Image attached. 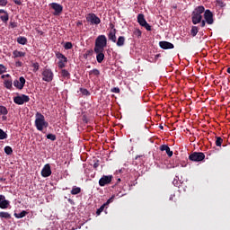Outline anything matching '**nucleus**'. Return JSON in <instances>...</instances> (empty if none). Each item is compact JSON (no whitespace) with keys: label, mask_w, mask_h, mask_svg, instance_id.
Returning <instances> with one entry per match:
<instances>
[{"label":"nucleus","mask_w":230,"mask_h":230,"mask_svg":"<svg viewBox=\"0 0 230 230\" xmlns=\"http://www.w3.org/2000/svg\"><path fill=\"white\" fill-rule=\"evenodd\" d=\"M116 31V30H110L108 33V39L109 40H111V42H117Z\"/></svg>","instance_id":"obj_18"},{"label":"nucleus","mask_w":230,"mask_h":230,"mask_svg":"<svg viewBox=\"0 0 230 230\" xmlns=\"http://www.w3.org/2000/svg\"><path fill=\"white\" fill-rule=\"evenodd\" d=\"M22 57H26V52H22V51H19V50H14L13 52V58H21Z\"/></svg>","instance_id":"obj_21"},{"label":"nucleus","mask_w":230,"mask_h":230,"mask_svg":"<svg viewBox=\"0 0 230 230\" xmlns=\"http://www.w3.org/2000/svg\"><path fill=\"white\" fill-rule=\"evenodd\" d=\"M8 12L4 11V9H0V13H7Z\"/></svg>","instance_id":"obj_54"},{"label":"nucleus","mask_w":230,"mask_h":230,"mask_svg":"<svg viewBox=\"0 0 230 230\" xmlns=\"http://www.w3.org/2000/svg\"><path fill=\"white\" fill-rule=\"evenodd\" d=\"M82 193V189L80 187L74 186L71 190V195H78Z\"/></svg>","instance_id":"obj_26"},{"label":"nucleus","mask_w":230,"mask_h":230,"mask_svg":"<svg viewBox=\"0 0 230 230\" xmlns=\"http://www.w3.org/2000/svg\"><path fill=\"white\" fill-rule=\"evenodd\" d=\"M86 21L91 24L92 26H98L100 22H102V20L100 17H98L94 13H90L86 15Z\"/></svg>","instance_id":"obj_4"},{"label":"nucleus","mask_w":230,"mask_h":230,"mask_svg":"<svg viewBox=\"0 0 230 230\" xmlns=\"http://www.w3.org/2000/svg\"><path fill=\"white\" fill-rule=\"evenodd\" d=\"M10 206V201L6 199L4 195H0V208L1 209H8Z\"/></svg>","instance_id":"obj_13"},{"label":"nucleus","mask_w":230,"mask_h":230,"mask_svg":"<svg viewBox=\"0 0 230 230\" xmlns=\"http://www.w3.org/2000/svg\"><path fill=\"white\" fill-rule=\"evenodd\" d=\"M80 92L82 94H84V96H91V93L85 88H80Z\"/></svg>","instance_id":"obj_34"},{"label":"nucleus","mask_w":230,"mask_h":230,"mask_svg":"<svg viewBox=\"0 0 230 230\" xmlns=\"http://www.w3.org/2000/svg\"><path fill=\"white\" fill-rule=\"evenodd\" d=\"M49 7L54 10L53 15L58 16L64 12V6L58 3H51L49 4Z\"/></svg>","instance_id":"obj_7"},{"label":"nucleus","mask_w":230,"mask_h":230,"mask_svg":"<svg viewBox=\"0 0 230 230\" xmlns=\"http://www.w3.org/2000/svg\"><path fill=\"white\" fill-rule=\"evenodd\" d=\"M189 159L194 163H200L206 159V155L202 152H194L189 155Z\"/></svg>","instance_id":"obj_5"},{"label":"nucleus","mask_w":230,"mask_h":230,"mask_svg":"<svg viewBox=\"0 0 230 230\" xmlns=\"http://www.w3.org/2000/svg\"><path fill=\"white\" fill-rule=\"evenodd\" d=\"M197 33H199V27L197 26H192L191 30H190V35L192 37H197Z\"/></svg>","instance_id":"obj_30"},{"label":"nucleus","mask_w":230,"mask_h":230,"mask_svg":"<svg viewBox=\"0 0 230 230\" xmlns=\"http://www.w3.org/2000/svg\"><path fill=\"white\" fill-rule=\"evenodd\" d=\"M98 166H100V164L98 162L93 164V168L94 169L98 168Z\"/></svg>","instance_id":"obj_51"},{"label":"nucleus","mask_w":230,"mask_h":230,"mask_svg":"<svg viewBox=\"0 0 230 230\" xmlns=\"http://www.w3.org/2000/svg\"><path fill=\"white\" fill-rule=\"evenodd\" d=\"M219 4H221V6H222V4H224V3H222V2H219Z\"/></svg>","instance_id":"obj_59"},{"label":"nucleus","mask_w":230,"mask_h":230,"mask_svg":"<svg viewBox=\"0 0 230 230\" xmlns=\"http://www.w3.org/2000/svg\"><path fill=\"white\" fill-rule=\"evenodd\" d=\"M160 128H162V129H163V128H164V127H163V126H160Z\"/></svg>","instance_id":"obj_60"},{"label":"nucleus","mask_w":230,"mask_h":230,"mask_svg":"<svg viewBox=\"0 0 230 230\" xmlns=\"http://www.w3.org/2000/svg\"><path fill=\"white\" fill-rule=\"evenodd\" d=\"M226 72L230 75V67L226 69Z\"/></svg>","instance_id":"obj_57"},{"label":"nucleus","mask_w":230,"mask_h":230,"mask_svg":"<svg viewBox=\"0 0 230 230\" xmlns=\"http://www.w3.org/2000/svg\"><path fill=\"white\" fill-rule=\"evenodd\" d=\"M4 150L7 155H12V154H13V149H12V146H6Z\"/></svg>","instance_id":"obj_31"},{"label":"nucleus","mask_w":230,"mask_h":230,"mask_svg":"<svg viewBox=\"0 0 230 230\" xmlns=\"http://www.w3.org/2000/svg\"><path fill=\"white\" fill-rule=\"evenodd\" d=\"M78 24H82V22H79Z\"/></svg>","instance_id":"obj_62"},{"label":"nucleus","mask_w":230,"mask_h":230,"mask_svg":"<svg viewBox=\"0 0 230 230\" xmlns=\"http://www.w3.org/2000/svg\"><path fill=\"white\" fill-rule=\"evenodd\" d=\"M111 202H112V198L109 199L106 203L102 205L101 208L97 209L96 215H98V216L102 215L103 209H105V206H109V204H111Z\"/></svg>","instance_id":"obj_19"},{"label":"nucleus","mask_w":230,"mask_h":230,"mask_svg":"<svg viewBox=\"0 0 230 230\" xmlns=\"http://www.w3.org/2000/svg\"><path fill=\"white\" fill-rule=\"evenodd\" d=\"M138 157H140V156H139V155H137V156L135 157V159L137 160Z\"/></svg>","instance_id":"obj_58"},{"label":"nucleus","mask_w":230,"mask_h":230,"mask_svg":"<svg viewBox=\"0 0 230 230\" xmlns=\"http://www.w3.org/2000/svg\"><path fill=\"white\" fill-rule=\"evenodd\" d=\"M111 93H115L116 94L119 93V89L118 87H114L112 90H111Z\"/></svg>","instance_id":"obj_48"},{"label":"nucleus","mask_w":230,"mask_h":230,"mask_svg":"<svg viewBox=\"0 0 230 230\" xmlns=\"http://www.w3.org/2000/svg\"><path fill=\"white\" fill-rule=\"evenodd\" d=\"M41 75H42L43 82H47V83L53 82V78L55 76L51 68H48V67L43 68L41 72Z\"/></svg>","instance_id":"obj_3"},{"label":"nucleus","mask_w":230,"mask_h":230,"mask_svg":"<svg viewBox=\"0 0 230 230\" xmlns=\"http://www.w3.org/2000/svg\"><path fill=\"white\" fill-rule=\"evenodd\" d=\"M0 218H5V220H10L12 216L8 212H0Z\"/></svg>","instance_id":"obj_28"},{"label":"nucleus","mask_w":230,"mask_h":230,"mask_svg":"<svg viewBox=\"0 0 230 230\" xmlns=\"http://www.w3.org/2000/svg\"><path fill=\"white\" fill-rule=\"evenodd\" d=\"M113 176L112 175H103L99 180V186L103 187L107 186V184H111L112 182Z\"/></svg>","instance_id":"obj_11"},{"label":"nucleus","mask_w":230,"mask_h":230,"mask_svg":"<svg viewBox=\"0 0 230 230\" xmlns=\"http://www.w3.org/2000/svg\"><path fill=\"white\" fill-rule=\"evenodd\" d=\"M13 84L16 89H19V91H22L26 84V79L24 78V76H21L19 77V79L14 80Z\"/></svg>","instance_id":"obj_10"},{"label":"nucleus","mask_w":230,"mask_h":230,"mask_svg":"<svg viewBox=\"0 0 230 230\" xmlns=\"http://www.w3.org/2000/svg\"><path fill=\"white\" fill-rule=\"evenodd\" d=\"M15 66H16V67H22V62H21V61H16V62H15Z\"/></svg>","instance_id":"obj_49"},{"label":"nucleus","mask_w":230,"mask_h":230,"mask_svg":"<svg viewBox=\"0 0 230 230\" xmlns=\"http://www.w3.org/2000/svg\"><path fill=\"white\" fill-rule=\"evenodd\" d=\"M13 2L14 3V4H17L18 6H21V4H22V0H13Z\"/></svg>","instance_id":"obj_45"},{"label":"nucleus","mask_w":230,"mask_h":230,"mask_svg":"<svg viewBox=\"0 0 230 230\" xmlns=\"http://www.w3.org/2000/svg\"><path fill=\"white\" fill-rule=\"evenodd\" d=\"M206 20H203V21H201V24H200V26H201V28H204V26H206Z\"/></svg>","instance_id":"obj_50"},{"label":"nucleus","mask_w":230,"mask_h":230,"mask_svg":"<svg viewBox=\"0 0 230 230\" xmlns=\"http://www.w3.org/2000/svg\"><path fill=\"white\" fill-rule=\"evenodd\" d=\"M93 53L96 54V60L98 64H102L105 60V49H93Z\"/></svg>","instance_id":"obj_9"},{"label":"nucleus","mask_w":230,"mask_h":230,"mask_svg":"<svg viewBox=\"0 0 230 230\" xmlns=\"http://www.w3.org/2000/svg\"><path fill=\"white\" fill-rule=\"evenodd\" d=\"M28 215V212L26 210L22 211L21 213H14L15 218H24Z\"/></svg>","instance_id":"obj_27"},{"label":"nucleus","mask_w":230,"mask_h":230,"mask_svg":"<svg viewBox=\"0 0 230 230\" xmlns=\"http://www.w3.org/2000/svg\"><path fill=\"white\" fill-rule=\"evenodd\" d=\"M4 181H6V178L0 177V182H4Z\"/></svg>","instance_id":"obj_55"},{"label":"nucleus","mask_w":230,"mask_h":230,"mask_svg":"<svg viewBox=\"0 0 230 230\" xmlns=\"http://www.w3.org/2000/svg\"><path fill=\"white\" fill-rule=\"evenodd\" d=\"M56 57L59 60L58 63V66L59 67V69H64V67H66V64H67V58H66V56H64V54L60 52H56Z\"/></svg>","instance_id":"obj_8"},{"label":"nucleus","mask_w":230,"mask_h":230,"mask_svg":"<svg viewBox=\"0 0 230 230\" xmlns=\"http://www.w3.org/2000/svg\"><path fill=\"white\" fill-rule=\"evenodd\" d=\"M117 46L119 48H121V47L125 46V37L124 36H119L118 38Z\"/></svg>","instance_id":"obj_25"},{"label":"nucleus","mask_w":230,"mask_h":230,"mask_svg":"<svg viewBox=\"0 0 230 230\" xmlns=\"http://www.w3.org/2000/svg\"><path fill=\"white\" fill-rule=\"evenodd\" d=\"M0 19L3 22H8L10 16L8 15V13H5L4 15H0Z\"/></svg>","instance_id":"obj_32"},{"label":"nucleus","mask_w":230,"mask_h":230,"mask_svg":"<svg viewBox=\"0 0 230 230\" xmlns=\"http://www.w3.org/2000/svg\"><path fill=\"white\" fill-rule=\"evenodd\" d=\"M8 4V0H0V6H6Z\"/></svg>","instance_id":"obj_44"},{"label":"nucleus","mask_w":230,"mask_h":230,"mask_svg":"<svg viewBox=\"0 0 230 230\" xmlns=\"http://www.w3.org/2000/svg\"><path fill=\"white\" fill-rule=\"evenodd\" d=\"M110 28H111V30H116V28H114V24L113 23H110Z\"/></svg>","instance_id":"obj_53"},{"label":"nucleus","mask_w":230,"mask_h":230,"mask_svg":"<svg viewBox=\"0 0 230 230\" xmlns=\"http://www.w3.org/2000/svg\"><path fill=\"white\" fill-rule=\"evenodd\" d=\"M13 102L16 105H24V103H28V102H30V96L26 94L18 95L13 97Z\"/></svg>","instance_id":"obj_6"},{"label":"nucleus","mask_w":230,"mask_h":230,"mask_svg":"<svg viewBox=\"0 0 230 230\" xmlns=\"http://www.w3.org/2000/svg\"><path fill=\"white\" fill-rule=\"evenodd\" d=\"M34 125L40 132H42L44 128H48V127H49V123L46 121V118L40 112L36 113Z\"/></svg>","instance_id":"obj_1"},{"label":"nucleus","mask_w":230,"mask_h":230,"mask_svg":"<svg viewBox=\"0 0 230 230\" xmlns=\"http://www.w3.org/2000/svg\"><path fill=\"white\" fill-rule=\"evenodd\" d=\"M205 12H206V8H204L203 5H199V6L196 7L192 13H194L198 15H202V13H205Z\"/></svg>","instance_id":"obj_20"},{"label":"nucleus","mask_w":230,"mask_h":230,"mask_svg":"<svg viewBox=\"0 0 230 230\" xmlns=\"http://www.w3.org/2000/svg\"><path fill=\"white\" fill-rule=\"evenodd\" d=\"M93 53V49L86 50L84 54L85 58H87L88 57H92Z\"/></svg>","instance_id":"obj_41"},{"label":"nucleus","mask_w":230,"mask_h":230,"mask_svg":"<svg viewBox=\"0 0 230 230\" xmlns=\"http://www.w3.org/2000/svg\"><path fill=\"white\" fill-rule=\"evenodd\" d=\"M137 22L140 24V26H143L145 23H146V20L145 19V14L139 13L137 15Z\"/></svg>","instance_id":"obj_23"},{"label":"nucleus","mask_w":230,"mask_h":230,"mask_svg":"<svg viewBox=\"0 0 230 230\" xmlns=\"http://www.w3.org/2000/svg\"><path fill=\"white\" fill-rule=\"evenodd\" d=\"M202 22V14H197L196 13H192V23L199 24Z\"/></svg>","instance_id":"obj_17"},{"label":"nucleus","mask_w":230,"mask_h":230,"mask_svg":"<svg viewBox=\"0 0 230 230\" xmlns=\"http://www.w3.org/2000/svg\"><path fill=\"white\" fill-rule=\"evenodd\" d=\"M61 76H63V78H71V74H69V72L66 69H62L61 70Z\"/></svg>","instance_id":"obj_29"},{"label":"nucleus","mask_w":230,"mask_h":230,"mask_svg":"<svg viewBox=\"0 0 230 230\" xmlns=\"http://www.w3.org/2000/svg\"><path fill=\"white\" fill-rule=\"evenodd\" d=\"M33 67H34V71H39L40 66L39 65V63H34Z\"/></svg>","instance_id":"obj_46"},{"label":"nucleus","mask_w":230,"mask_h":230,"mask_svg":"<svg viewBox=\"0 0 230 230\" xmlns=\"http://www.w3.org/2000/svg\"><path fill=\"white\" fill-rule=\"evenodd\" d=\"M2 78H10V74H6L2 75Z\"/></svg>","instance_id":"obj_52"},{"label":"nucleus","mask_w":230,"mask_h":230,"mask_svg":"<svg viewBox=\"0 0 230 230\" xmlns=\"http://www.w3.org/2000/svg\"><path fill=\"white\" fill-rule=\"evenodd\" d=\"M41 175L43 177H49V175H51V166L49 164L44 165L43 169L41 170Z\"/></svg>","instance_id":"obj_14"},{"label":"nucleus","mask_w":230,"mask_h":230,"mask_svg":"<svg viewBox=\"0 0 230 230\" xmlns=\"http://www.w3.org/2000/svg\"><path fill=\"white\" fill-rule=\"evenodd\" d=\"M8 110L4 106H0V116H6Z\"/></svg>","instance_id":"obj_33"},{"label":"nucleus","mask_w":230,"mask_h":230,"mask_svg":"<svg viewBox=\"0 0 230 230\" xmlns=\"http://www.w3.org/2000/svg\"><path fill=\"white\" fill-rule=\"evenodd\" d=\"M89 75H93L94 76H100V70L97 68L93 69L89 72Z\"/></svg>","instance_id":"obj_36"},{"label":"nucleus","mask_w":230,"mask_h":230,"mask_svg":"<svg viewBox=\"0 0 230 230\" xmlns=\"http://www.w3.org/2000/svg\"><path fill=\"white\" fill-rule=\"evenodd\" d=\"M7 137L8 134H6V132L0 128V139H6Z\"/></svg>","instance_id":"obj_35"},{"label":"nucleus","mask_w":230,"mask_h":230,"mask_svg":"<svg viewBox=\"0 0 230 230\" xmlns=\"http://www.w3.org/2000/svg\"><path fill=\"white\" fill-rule=\"evenodd\" d=\"M173 197H175V194L171 195L169 200H173Z\"/></svg>","instance_id":"obj_56"},{"label":"nucleus","mask_w":230,"mask_h":230,"mask_svg":"<svg viewBox=\"0 0 230 230\" xmlns=\"http://www.w3.org/2000/svg\"><path fill=\"white\" fill-rule=\"evenodd\" d=\"M204 19L207 24H213L215 22V20L213 19V13L209 9L205 11Z\"/></svg>","instance_id":"obj_12"},{"label":"nucleus","mask_w":230,"mask_h":230,"mask_svg":"<svg viewBox=\"0 0 230 230\" xmlns=\"http://www.w3.org/2000/svg\"><path fill=\"white\" fill-rule=\"evenodd\" d=\"M64 49H73V43H71L69 41L66 42L64 45Z\"/></svg>","instance_id":"obj_39"},{"label":"nucleus","mask_w":230,"mask_h":230,"mask_svg":"<svg viewBox=\"0 0 230 230\" xmlns=\"http://www.w3.org/2000/svg\"><path fill=\"white\" fill-rule=\"evenodd\" d=\"M118 181H121V179H119Z\"/></svg>","instance_id":"obj_61"},{"label":"nucleus","mask_w":230,"mask_h":230,"mask_svg":"<svg viewBox=\"0 0 230 230\" xmlns=\"http://www.w3.org/2000/svg\"><path fill=\"white\" fill-rule=\"evenodd\" d=\"M18 44H22V46H24L28 44V39L26 37L20 36L17 38Z\"/></svg>","instance_id":"obj_24"},{"label":"nucleus","mask_w":230,"mask_h":230,"mask_svg":"<svg viewBox=\"0 0 230 230\" xmlns=\"http://www.w3.org/2000/svg\"><path fill=\"white\" fill-rule=\"evenodd\" d=\"M134 35H136V37L139 38L142 35V32L139 29H137L135 32Z\"/></svg>","instance_id":"obj_43"},{"label":"nucleus","mask_w":230,"mask_h":230,"mask_svg":"<svg viewBox=\"0 0 230 230\" xmlns=\"http://www.w3.org/2000/svg\"><path fill=\"white\" fill-rule=\"evenodd\" d=\"M3 73H6V67L4 65H0V75H3Z\"/></svg>","instance_id":"obj_42"},{"label":"nucleus","mask_w":230,"mask_h":230,"mask_svg":"<svg viewBox=\"0 0 230 230\" xmlns=\"http://www.w3.org/2000/svg\"><path fill=\"white\" fill-rule=\"evenodd\" d=\"M142 27L145 28L147 31H152V26H150L147 22H146V23H144Z\"/></svg>","instance_id":"obj_40"},{"label":"nucleus","mask_w":230,"mask_h":230,"mask_svg":"<svg viewBox=\"0 0 230 230\" xmlns=\"http://www.w3.org/2000/svg\"><path fill=\"white\" fill-rule=\"evenodd\" d=\"M161 152H166L168 157H172L173 155V151H171L170 146L168 145H162L160 146Z\"/></svg>","instance_id":"obj_16"},{"label":"nucleus","mask_w":230,"mask_h":230,"mask_svg":"<svg viewBox=\"0 0 230 230\" xmlns=\"http://www.w3.org/2000/svg\"><path fill=\"white\" fill-rule=\"evenodd\" d=\"M105 48H107V37L99 35L95 40L93 49H105Z\"/></svg>","instance_id":"obj_2"},{"label":"nucleus","mask_w":230,"mask_h":230,"mask_svg":"<svg viewBox=\"0 0 230 230\" xmlns=\"http://www.w3.org/2000/svg\"><path fill=\"white\" fill-rule=\"evenodd\" d=\"M159 46L162 49H173V48H175V46L169 41H160Z\"/></svg>","instance_id":"obj_15"},{"label":"nucleus","mask_w":230,"mask_h":230,"mask_svg":"<svg viewBox=\"0 0 230 230\" xmlns=\"http://www.w3.org/2000/svg\"><path fill=\"white\" fill-rule=\"evenodd\" d=\"M11 28H17V22H10Z\"/></svg>","instance_id":"obj_47"},{"label":"nucleus","mask_w":230,"mask_h":230,"mask_svg":"<svg viewBox=\"0 0 230 230\" xmlns=\"http://www.w3.org/2000/svg\"><path fill=\"white\" fill-rule=\"evenodd\" d=\"M4 85L5 89H9L12 91L13 89V84L12 83V79H7L4 81Z\"/></svg>","instance_id":"obj_22"},{"label":"nucleus","mask_w":230,"mask_h":230,"mask_svg":"<svg viewBox=\"0 0 230 230\" xmlns=\"http://www.w3.org/2000/svg\"><path fill=\"white\" fill-rule=\"evenodd\" d=\"M47 139H50V141H57V136L49 133L47 135Z\"/></svg>","instance_id":"obj_38"},{"label":"nucleus","mask_w":230,"mask_h":230,"mask_svg":"<svg viewBox=\"0 0 230 230\" xmlns=\"http://www.w3.org/2000/svg\"><path fill=\"white\" fill-rule=\"evenodd\" d=\"M222 143H224V139H222L220 137H217L216 140V146H222Z\"/></svg>","instance_id":"obj_37"}]
</instances>
